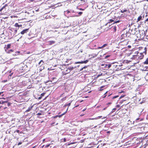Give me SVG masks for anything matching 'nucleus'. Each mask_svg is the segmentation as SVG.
I'll list each match as a JSON object with an SVG mask.
<instances>
[{
	"label": "nucleus",
	"instance_id": "obj_1",
	"mask_svg": "<svg viewBox=\"0 0 148 148\" xmlns=\"http://www.w3.org/2000/svg\"><path fill=\"white\" fill-rule=\"evenodd\" d=\"M127 33H126L122 34L121 36V40L122 41L127 40H128V36H127Z\"/></svg>",
	"mask_w": 148,
	"mask_h": 148
},
{
	"label": "nucleus",
	"instance_id": "obj_2",
	"mask_svg": "<svg viewBox=\"0 0 148 148\" xmlns=\"http://www.w3.org/2000/svg\"><path fill=\"white\" fill-rule=\"evenodd\" d=\"M147 51V48L146 47H145L144 48V51L143 52L140 53L138 55L139 56V58L140 59H142L144 57L143 53H144L145 55L146 54V52Z\"/></svg>",
	"mask_w": 148,
	"mask_h": 148
},
{
	"label": "nucleus",
	"instance_id": "obj_3",
	"mask_svg": "<svg viewBox=\"0 0 148 148\" xmlns=\"http://www.w3.org/2000/svg\"><path fill=\"white\" fill-rule=\"evenodd\" d=\"M147 1H148V0H145L144 1H137V3L141 2V5H143L144 6H145L146 5V2H147Z\"/></svg>",
	"mask_w": 148,
	"mask_h": 148
},
{
	"label": "nucleus",
	"instance_id": "obj_4",
	"mask_svg": "<svg viewBox=\"0 0 148 148\" xmlns=\"http://www.w3.org/2000/svg\"><path fill=\"white\" fill-rule=\"evenodd\" d=\"M111 65V67L112 69H113L114 68H116V66H118L117 64V63L115 62L113 63H112L111 64H110Z\"/></svg>",
	"mask_w": 148,
	"mask_h": 148
},
{
	"label": "nucleus",
	"instance_id": "obj_5",
	"mask_svg": "<svg viewBox=\"0 0 148 148\" xmlns=\"http://www.w3.org/2000/svg\"><path fill=\"white\" fill-rule=\"evenodd\" d=\"M102 66H103L104 68H109L111 67V65L110 64H102Z\"/></svg>",
	"mask_w": 148,
	"mask_h": 148
},
{
	"label": "nucleus",
	"instance_id": "obj_6",
	"mask_svg": "<svg viewBox=\"0 0 148 148\" xmlns=\"http://www.w3.org/2000/svg\"><path fill=\"white\" fill-rule=\"evenodd\" d=\"M136 29V28H135L134 29H130L129 31L132 34H135V29Z\"/></svg>",
	"mask_w": 148,
	"mask_h": 148
},
{
	"label": "nucleus",
	"instance_id": "obj_7",
	"mask_svg": "<svg viewBox=\"0 0 148 148\" xmlns=\"http://www.w3.org/2000/svg\"><path fill=\"white\" fill-rule=\"evenodd\" d=\"M88 61V60H86L85 61H82L81 62H76L75 63V64H82V63L86 64V63H87Z\"/></svg>",
	"mask_w": 148,
	"mask_h": 148
},
{
	"label": "nucleus",
	"instance_id": "obj_8",
	"mask_svg": "<svg viewBox=\"0 0 148 148\" xmlns=\"http://www.w3.org/2000/svg\"><path fill=\"white\" fill-rule=\"evenodd\" d=\"M29 28L25 29L21 32V34H23L25 33H26L29 30Z\"/></svg>",
	"mask_w": 148,
	"mask_h": 148
},
{
	"label": "nucleus",
	"instance_id": "obj_9",
	"mask_svg": "<svg viewBox=\"0 0 148 148\" xmlns=\"http://www.w3.org/2000/svg\"><path fill=\"white\" fill-rule=\"evenodd\" d=\"M102 117V116H99L97 117H96V118H89V120H94V119H99L101 118Z\"/></svg>",
	"mask_w": 148,
	"mask_h": 148
},
{
	"label": "nucleus",
	"instance_id": "obj_10",
	"mask_svg": "<svg viewBox=\"0 0 148 148\" xmlns=\"http://www.w3.org/2000/svg\"><path fill=\"white\" fill-rule=\"evenodd\" d=\"M49 45H52L55 43V41L53 40L49 41L48 42Z\"/></svg>",
	"mask_w": 148,
	"mask_h": 148
},
{
	"label": "nucleus",
	"instance_id": "obj_11",
	"mask_svg": "<svg viewBox=\"0 0 148 148\" xmlns=\"http://www.w3.org/2000/svg\"><path fill=\"white\" fill-rule=\"evenodd\" d=\"M107 45V44H104L103 46H102L101 47H98V49H101L102 48L105 47Z\"/></svg>",
	"mask_w": 148,
	"mask_h": 148
},
{
	"label": "nucleus",
	"instance_id": "obj_12",
	"mask_svg": "<svg viewBox=\"0 0 148 148\" xmlns=\"http://www.w3.org/2000/svg\"><path fill=\"white\" fill-rule=\"evenodd\" d=\"M8 6V5L7 4H5V5H4L3 7H2L0 10V12L2 11L3 9L5 8V7H7Z\"/></svg>",
	"mask_w": 148,
	"mask_h": 148
},
{
	"label": "nucleus",
	"instance_id": "obj_13",
	"mask_svg": "<svg viewBox=\"0 0 148 148\" xmlns=\"http://www.w3.org/2000/svg\"><path fill=\"white\" fill-rule=\"evenodd\" d=\"M15 26L16 27H19L20 26L21 27V25H19L18 23H16L15 24Z\"/></svg>",
	"mask_w": 148,
	"mask_h": 148
},
{
	"label": "nucleus",
	"instance_id": "obj_14",
	"mask_svg": "<svg viewBox=\"0 0 148 148\" xmlns=\"http://www.w3.org/2000/svg\"><path fill=\"white\" fill-rule=\"evenodd\" d=\"M68 108L67 109V110H66V111L65 112H64V113H63L62 114H61V115H59L58 116L59 117H61L62 115H64V114H65L66 113V112H67V110H68ZM56 117H57V116H56Z\"/></svg>",
	"mask_w": 148,
	"mask_h": 148
},
{
	"label": "nucleus",
	"instance_id": "obj_15",
	"mask_svg": "<svg viewBox=\"0 0 148 148\" xmlns=\"http://www.w3.org/2000/svg\"><path fill=\"white\" fill-rule=\"evenodd\" d=\"M140 32H142V36H144L145 35L146 33L145 31L142 30V31H140Z\"/></svg>",
	"mask_w": 148,
	"mask_h": 148
},
{
	"label": "nucleus",
	"instance_id": "obj_16",
	"mask_svg": "<svg viewBox=\"0 0 148 148\" xmlns=\"http://www.w3.org/2000/svg\"><path fill=\"white\" fill-rule=\"evenodd\" d=\"M145 64H148V58H147L146 61L144 62Z\"/></svg>",
	"mask_w": 148,
	"mask_h": 148
},
{
	"label": "nucleus",
	"instance_id": "obj_17",
	"mask_svg": "<svg viewBox=\"0 0 148 148\" xmlns=\"http://www.w3.org/2000/svg\"><path fill=\"white\" fill-rule=\"evenodd\" d=\"M32 107L31 106L30 107H29L27 110H26V112H28L32 108Z\"/></svg>",
	"mask_w": 148,
	"mask_h": 148
},
{
	"label": "nucleus",
	"instance_id": "obj_18",
	"mask_svg": "<svg viewBox=\"0 0 148 148\" xmlns=\"http://www.w3.org/2000/svg\"><path fill=\"white\" fill-rule=\"evenodd\" d=\"M74 69V67H70L68 68V69L69 70L71 71L73 70Z\"/></svg>",
	"mask_w": 148,
	"mask_h": 148
},
{
	"label": "nucleus",
	"instance_id": "obj_19",
	"mask_svg": "<svg viewBox=\"0 0 148 148\" xmlns=\"http://www.w3.org/2000/svg\"><path fill=\"white\" fill-rule=\"evenodd\" d=\"M6 102H7L6 101H0V104H3Z\"/></svg>",
	"mask_w": 148,
	"mask_h": 148
},
{
	"label": "nucleus",
	"instance_id": "obj_20",
	"mask_svg": "<svg viewBox=\"0 0 148 148\" xmlns=\"http://www.w3.org/2000/svg\"><path fill=\"white\" fill-rule=\"evenodd\" d=\"M142 17L141 16H139L138 17V21H140L141 19H142Z\"/></svg>",
	"mask_w": 148,
	"mask_h": 148
},
{
	"label": "nucleus",
	"instance_id": "obj_21",
	"mask_svg": "<svg viewBox=\"0 0 148 148\" xmlns=\"http://www.w3.org/2000/svg\"><path fill=\"white\" fill-rule=\"evenodd\" d=\"M127 11V10L125 9V10H121V12L122 13H124L125 12H126Z\"/></svg>",
	"mask_w": 148,
	"mask_h": 148
},
{
	"label": "nucleus",
	"instance_id": "obj_22",
	"mask_svg": "<svg viewBox=\"0 0 148 148\" xmlns=\"http://www.w3.org/2000/svg\"><path fill=\"white\" fill-rule=\"evenodd\" d=\"M110 70L111 71V72H110V73L111 74H112L113 73H114V70L113 69H110Z\"/></svg>",
	"mask_w": 148,
	"mask_h": 148
},
{
	"label": "nucleus",
	"instance_id": "obj_23",
	"mask_svg": "<svg viewBox=\"0 0 148 148\" xmlns=\"http://www.w3.org/2000/svg\"><path fill=\"white\" fill-rule=\"evenodd\" d=\"M114 21L113 20H112V19H110L109 20V22H108V23H111L112 22H114Z\"/></svg>",
	"mask_w": 148,
	"mask_h": 148
},
{
	"label": "nucleus",
	"instance_id": "obj_24",
	"mask_svg": "<svg viewBox=\"0 0 148 148\" xmlns=\"http://www.w3.org/2000/svg\"><path fill=\"white\" fill-rule=\"evenodd\" d=\"M41 62H42V64L43 63H44V62L42 60H41L40 61V62L38 63L40 65V64L41 63Z\"/></svg>",
	"mask_w": 148,
	"mask_h": 148
},
{
	"label": "nucleus",
	"instance_id": "obj_25",
	"mask_svg": "<svg viewBox=\"0 0 148 148\" xmlns=\"http://www.w3.org/2000/svg\"><path fill=\"white\" fill-rule=\"evenodd\" d=\"M45 92H43L41 94V96H40L41 97H43L45 95Z\"/></svg>",
	"mask_w": 148,
	"mask_h": 148
},
{
	"label": "nucleus",
	"instance_id": "obj_26",
	"mask_svg": "<svg viewBox=\"0 0 148 148\" xmlns=\"http://www.w3.org/2000/svg\"><path fill=\"white\" fill-rule=\"evenodd\" d=\"M116 110V108H113L112 110V111L111 112V113H112V112H114L115 110Z\"/></svg>",
	"mask_w": 148,
	"mask_h": 148
},
{
	"label": "nucleus",
	"instance_id": "obj_27",
	"mask_svg": "<svg viewBox=\"0 0 148 148\" xmlns=\"http://www.w3.org/2000/svg\"><path fill=\"white\" fill-rule=\"evenodd\" d=\"M113 29L114 32H116V27L115 26H114L113 28Z\"/></svg>",
	"mask_w": 148,
	"mask_h": 148
},
{
	"label": "nucleus",
	"instance_id": "obj_28",
	"mask_svg": "<svg viewBox=\"0 0 148 148\" xmlns=\"http://www.w3.org/2000/svg\"><path fill=\"white\" fill-rule=\"evenodd\" d=\"M119 97V96L118 95H116V96H114L112 97V98L113 99H115L117 97Z\"/></svg>",
	"mask_w": 148,
	"mask_h": 148
},
{
	"label": "nucleus",
	"instance_id": "obj_29",
	"mask_svg": "<svg viewBox=\"0 0 148 148\" xmlns=\"http://www.w3.org/2000/svg\"><path fill=\"white\" fill-rule=\"evenodd\" d=\"M10 46H11L10 45V44L8 45H7V48H10Z\"/></svg>",
	"mask_w": 148,
	"mask_h": 148
},
{
	"label": "nucleus",
	"instance_id": "obj_30",
	"mask_svg": "<svg viewBox=\"0 0 148 148\" xmlns=\"http://www.w3.org/2000/svg\"><path fill=\"white\" fill-rule=\"evenodd\" d=\"M71 104V103H68V104H67V105H66V106H70Z\"/></svg>",
	"mask_w": 148,
	"mask_h": 148
},
{
	"label": "nucleus",
	"instance_id": "obj_31",
	"mask_svg": "<svg viewBox=\"0 0 148 148\" xmlns=\"http://www.w3.org/2000/svg\"><path fill=\"white\" fill-rule=\"evenodd\" d=\"M78 14H79L80 15H81L82 14V12H79L78 13Z\"/></svg>",
	"mask_w": 148,
	"mask_h": 148
},
{
	"label": "nucleus",
	"instance_id": "obj_32",
	"mask_svg": "<svg viewBox=\"0 0 148 148\" xmlns=\"http://www.w3.org/2000/svg\"><path fill=\"white\" fill-rule=\"evenodd\" d=\"M119 22H120V21H116L114 23H113V24H114L115 23H119Z\"/></svg>",
	"mask_w": 148,
	"mask_h": 148
},
{
	"label": "nucleus",
	"instance_id": "obj_33",
	"mask_svg": "<svg viewBox=\"0 0 148 148\" xmlns=\"http://www.w3.org/2000/svg\"><path fill=\"white\" fill-rule=\"evenodd\" d=\"M50 144H49V145H47L45 147H48L50 146Z\"/></svg>",
	"mask_w": 148,
	"mask_h": 148
},
{
	"label": "nucleus",
	"instance_id": "obj_34",
	"mask_svg": "<svg viewBox=\"0 0 148 148\" xmlns=\"http://www.w3.org/2000/svg\"><path fill=\"white\" fill-rule=\"evenodd\" d=\"M15 132H17L19 133L20 132V131L19 130H17L15 131Z\"/></svg>",
	"mask_w": 148,
	"mask_h": 148
},
{
	"label": "nucleus",
	"instance_id": "obj_35",
	"mask_svg": "<svg viewBox=\"0 0 148 148\" xmlns=\"http://www.w3.org/2000/svg\"><path fill=\"white\" fill-rule=\"evenodd\" d=\"M63 141L64 142H66V139L65 138H64Z\"/></svg>",
	"mask_w": 148,
	"mask_h": 148
},
{
	"label": "nucleus",
	"instance_id": "obj_36",
	"mask_svg": "<svg viewBox=\"0 0 148 148\" xmlns=\"http://www.w3.org/2000/svg\"><path fill=\"white\" fill-rule=\"evenodd\" d=\"M103 87V86H101V87L100 88V90H102V89H102V88Z\"/></svg>",
	"mask_w": 148,
	"mask_h": 148
},
{
	"label": "nucleus",
	"instance_id": "obj_37",
	"mask_svg": "<svg viewBox=\"0 0 148 148\" xmlns=\"http://www.w3.org/2000/svg\"><path fill=\"white\" fill-rule=\"evenodd\" d=\"M124 97V95H123V96H121L119 98V99H121V98H122V97Z\"/></svg>",
	"mask_w": 148,
	"mask_h": 148
},
{
	"label": "nucleus",
	"instance_id": "obj_38",
	"mask_svg": "<svg viewBox=\"0 0 148 148\" xmlns=\"http://www.w3.org/2000/svg\"><path fill=\"white\" fill-rule=\"evenodd\" d=\"M148 21V18L145 21V23H146V22Z\"/></svg>",
	"mask_w": 148,
	"mask_h": 148
},
{
	"label": "nucleus",
	"instance_id": "obj_39",
	"mask_svg": "<svg viewBox=\"0 0 148 148\" xmlns=\"http://www.w3.org/2000/svg\"><path fill=\"white\" fill-rule=\"evenodd\" d=\"M12 51H13V50L12 49H11L9 50V53H10L11 52H12Z\"/></svg>",
	"mask_w": 148,
	"mask_h": 148
},
{
	"label": "nucleus",
	"instance_id": "obj_40",
	"mask_svg": "<svg viewBox=\"0 0 148 148\" xmlns=\"http://www.w3.org/2000/svg\"><path fill=\"white\" fill-rule=\"evenodd\" d=\"M7 104L8 106H10V103H8Z\"/></svg>",
	"mask_w": 148,
	"mask_h": 148
},
{
	"label": "nucleus",
	"instance_id": "obj_41",
	"mask_svg": "<svg viewBox=\"0 0 148 148\" xmlns=\"http://www.w3.org/2000/svg\"><path fill=\"white\" fill-rule=\"evenodd\" d=\"M139 118H137V119H136V120L135 121H136V122H137V121L138 120H139Z\"/></svg>",
	"mask_w": 148,
	"mask_h": 148
},
{
	"label": "nucleus",
	"instance_id": "obj_42",
	"mask_svg": "<svg viewBox=\"0 0 148 148\" xmlns=\"http://www.w3.org/2000/svg\"><path fill=\"white\" fill-rule=\"evenodd\" d=\"M42 97L41 96L39 97H38V99H41L42 98Z\"/></svg>",
	"mask_w": 148,
	"mask_h": 148
},
{
	"label": "nucleus",
	"instance_id": "obj_43",
	"mask_svg": "<svg viewBox=\"0 0 148 148\" xmlns=\"http://www.w3.org/2000/svg\"><path fill=\"white\" fill-rule=\"evenodd\" d=\"M110 56H106L105 58H106L108 57H109Z\"/></svg>",
	"mask_w": 148,
	"mask_h": 148
},
{
	"label": "nucleus",
	"instance_id": "obj_44",
	"mask_svg": "<svg viewBox=\"0 0 148 148\" xmlns=\"http://www.w3.org/2000/svg\"><path fill=\"white\" fill-rule=\"evenodd\" d=\"M22 144V143L21 142H19L18 143V145H21V144Z\"/></svg>",
	"mask_w": 148,
	"mask_h": 148
},
{
	"label": "nucleus",
	"instance_id": "obj_45",
	"mask_svg": "<svg viewBox=\"0 0 148 148\" xmlns=\"http://www.w3.org/2000/svg\"><path fill=\"white\" fill-rule=\"evenodd\" d=\"M89 118L86 119H85V121H88L89 120Z\"/></svg>",
	"mask_w": 148,
	"mask_h": 148
},
{
	"label": "nucleus",
	"instance_id": "obj_46",
	"mask_svg": "<svg viewBox=\"0 0 148 148\" xmlns=\"http://www.w3.org/2000/svg\"><path fill=\"white\" fill-rule=\"evenodd\" d=\"M116 107H120V106H119V105H117L116 106Z\"/></svg>",
	"mask_w": 148,
	"mask_h": 148
},
{
	"label": "nucleus",
	"instance_id": "obj_47",
	"mask_svg": "<svg viewBox=\"0 0 148 148\" xmlns=\"http://www.w3.org/2000/svg\"><path fill=\"white\" fill-rule=\"evenodd\" d=\"M87 67L86 66H84L83 67V69H85V68H87Z\"/></svg>",
	"mask_w": 148,
	"mask_h": 148
},
{
	"label": "nucleus",
	"instance_id": "obj_48",
	"mask_svg": "<svg viewBox=\"0 0 148 148\" xmlns=\"http://www.w3.org/2000/svg\"><path fill=\"white\" fill-rule=\"evenodd\" d=\"M65 99V98H63V99H62V100H64Z\"/></svg>",
	"mask_w": 148,
	"mask_h": 148
},
{
	"label": "nucleus",
	"instance_id": "obj_49",
	"mask_svg": "<svg viewBox=\"0 0 148 148\" xmlns=\"http://www.w3.org/2000/svg\"><path fill=\"white\" fill-rule=\"evenodd\" d=\"M73 144V143H70V144H69L68 145H70L71 144Z\"/></svg>",
	"mask_w": 148,
	"mask_h": 148
},
{
	"label": "nucleus",
	"instance_id": "obj_50",
	"mask_svg": "<svg viewBox=\"0 0 148 148\" xmlns=\"http://www.w3.org/2000/svg\"><path fill=\"white\" fill-rule=\"evenodd\" d=\"M83 69H83V68H82L81 69H80V71H82L83 70Z\"/></svg>",
	"mask_w": 148,
	"mask_h": 148
},
{
	"label": "nucleus",
	"instance_id": "obj_51",
	"mask_svg": "<svg viewBox=\"0 0 148 148\" xmlns=\"http://www.w3.org/2000/svg\"><path fill=\"white\" fill-rule=\"evenodd\" d=\"M15 33H16V32H17V30L16 29H15Z\"/></svg>",
	"mask_w": 148,
	"mask_h": 148
},
{
	"label": "nucleus",
	"instance_id": "obj_52",
	"mask_svg": "<svg viewBox=\"0 0 148 148\" xmlns=\"http://www.w3.org/2000/svg\"><path fill=\"white\" fill-rule=\"evenodd\" d=\"M45 141V139H44L43 140V142H44Z\"/></svg>",
	"mask_w": 148,
	"mask_h": 148
},
{
	"label": "nucleus",
	"instance_id": "obj_53",
	"mask_svg": "<svg viewBox=\"0 0 148 148\" xmlns=\"http://www.w3.org/2000/svg\"><path fill=\"white\" fill-rule=\"evenodd\" d=\"M67 13H69V12H70L69 11H67Z\"/></svg>",
	"mask_w": 148,
	"mask_h": 148
},
{
	"label": "nucleus",
	"instance_id": "obj_54",
	"mask_svg": "<svg viewBox=\"0 0 148 148\" xmlns=\"http://www.w3.org/2000/svg\"><path fill=\"white\" fill-rule=\"evenodd\" d=\"M85 110H86V109H84V110H82V111H83V112H84V111H85Z\"/></svg>",
	"mask_w": 148,
	"mask_h": 148
},
{
	"label": "nucleus",
	"instance_id": "obj_55",
	"mask_svg": "<svg viewBox=\"0 0 148 148\" xmlns=\"http://www.w3.org/2000/svg\"><path fill=\"white\" fill-rule=\"evenodd\" d=\"M3 92H0V95L1 94V93H3Z\"/></svg>",
	"mask_w": 148,
	"mask_h": 148
},
{
	"label": "nucleus",
	"instance_id": "obj_56",
	"mask_svg": "<svg viewBox=\"0 0 148 148\" xmlns=\"http://www.w3.org/2000/svg\"><path fill=\"white\" fill-rule=\"evenodd\" d=\"M106 109V108H104L103 109V110H105Z\"/></svg>",
	"mask_w": 148,
	"mask_h": 148
},
{
	"label": "nucleus",
	"instance_id": "obj_57",
	"mask_svg": "<svg viewBox=\"0 0 148 148\" xmlns=\"http://www.w3.org/2000/svg\"><path fill=\"white\" fill-rule=\"evenodd\" d=\"M126 42H127V44L128 43V41Z\"/></svg>",
	"mask_w": 148,
	"mask_h": 148
},
{
	"label": "nucleus",
	"instance_id": "obj_58",
	"mask_svg": "<svg viewBox=\"0 0 148 148\" xmlns=\"http://www.w3.org/2000/svg\"><path fill=\"white\" fill-rule=\"evenodd\" d=\"M123 92V91H122V92H119V93H122V92Z\"/></svg>",
	"mask_w": 148,
	"mask_h": 148
},
{
	"label": "nucleus",
	"instance_id": "obj_59",
	"mask_svg": "<svg viewBox=\"0 0 148 148\" xmlns=\"http://www.w3.org/2000/svg\"><path fill=\"white\" fill-rule=\"evenodd\" d=\"M12 73L10 75V76H11V75H12Z\"/></svg>",
	"mask_w": 148,
	"mask_h": 148
},
{
	"label": "nucleus",
	"instance_id": "obj_60",
	"mask_svg": "<svg viewBox=\"0 0 148 148\" xmlns=\"http://www.w3.org/2000/svg\"><path fill=\"white\" fill-rule=\"evenodd\" d=\"M80 10H83V9H81H81H80Z\"/></svg>",
	"mask_w": 148,
	"mask_h": 148
},
{
	"label": "nucleus",
	"instance_id": "obj_61",
	"mask_svg": "<svg viewBox=\"0 0 148 148\" xmlns=\"http://www.w3.org/2000/svg\"><path fill=\"white\" fill-rule=\"evenodd\" d=\"M83 115H81V116H83Z\"/></svg>",
	"mask_w": 148,
	"mask_h": 148
},
{
	"label": "nucleus",
	"instance_id": "obj_62",
	"mask_svg": "<svg viewBox=\"0 0 148 148\" xmlns=\"http://www.w3.org/2000/svg\"><path fill=\"white\" fill-rule=\"evenodd\" d=\"M106 97V96H104L103 98H105Z\"/></svg>",
	"mask_w": 148,
	"mask_h": 148
},
{
	"label": "nucleus",
	"instance_id": "obj_63",
	"mask_svg": "<svg viewBox=\"0 0 148 148\" xmlns=\"http://www.w3.org/2000/svg\"><path fill=\"white\" fill-rule=\"evenodd\" d=\"M44 146V145H43L42 146V147H43Z\"/></svg>",
	"mask_w": 148,
	"mask_h": 148
},
{
	"label": "nucleus",
	"instance_id": "obj_64",
	"mask_svg": "<svg viewBox=\"0 0 148 148\" xmlns=\"http://www.w3.org/2000/svg\"><path fill=\"white\" fill-rule=\"evenodd\" d=\"M96 127V126H95L94 127L95 128Z\"/></svg>",
	"mask_w": 148,
	"mask_h": 148
}]
</instances>
